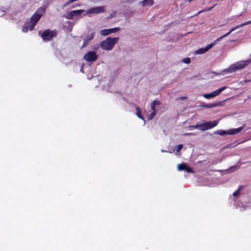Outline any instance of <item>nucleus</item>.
Returning a JSON list of instances; mask_svg holds the SVG:
<instances>
[{
    "mask_svg": "<svg viewBox=\"0 0 251 251\" xmlns=\"http://www.w3.org/2000/svg\"><path fill=\"white\" fill-rule=\"evenodd\" d=\"M221 105V102H218L215 103H209V104H204L202 105V106L206 107V108H213L217 106H219Z\"/></svg>",
    "mask_w": 251,
    "mask_h": 251,
    "instance_id": "obj_16",
    "label": "nucleus"
},
{
    "mask_svg": "<svg viewBox=\"0 0 251 251\" xmlns=\"http://www.w3.org/2000/svg\"><path fill=\"white\" fill-rule=\"evenodd\" d=\"M95 37V33L93 32L90 35H88L85 39L83 40V44L81 47V49H83L87 46L88 44Z\"/></svg>",
    "mask_w": 251,
    "mask_h": 251,
    "instance_id": "obj_13",
    "label": "nucleus"
},
{
    "mask_svg": "<svg viewBox=\"0 0 251 251\" xmlns=\"http://www.w3.org/2000/svg\"><path fill=\"white\" fill-rule=\"evenodd\" d=\"M100 34L103 36H106L110 34V29H103L100 31Z\"/></svg>",
    "mask_w": 251,
    "mask_h": 251,
    "instance_id": "obj_19",
    "label": "nucleus"
},
{
    "mask_svg": "<svg viewBox=\"0 0 251 251\" xmlns=\"http://www.w3.org/2000/svg\"><path fill=\"white\" fill-rule=\"evenodd\" d=\"M160 104V102L159 100H154L151 103V110L152 111H156L155 110V105H159Z\"/></svg>",
    "mask_w": 251,
    "mask_h": 251,
    "instance_id": "obj_17",
    "label": "nucleus"
},
{
    "mask_svg": "<svg viewBox=\"0 0 251 251\" xmlns=\"http://www.w3.org/2000/svg\"><path fill=\"white\" fill-rule=\"evenodd\" d=\"M182 99H185V97H183Z\"/></svg>",
    "mask_w": 251,
    "mask_h": 251,
    "instance_id": "obj_32",
    "label": "nucleus"
},
{
    "mask_svg": "<svg viewBox=\"0 0 251 251\" xmlns=\"http://www.w3.org/2000/svg\"><path fill=\"white\" fill-rule=\"evenodd\" d=\"M245 126V125H244L243 126L239 127L237 128H233L230 129L228 130V134L229 135H234L240 132L241 130H242Z\"/></svg>",
    "mask_w": 251,
    "mask_h": 251,
    "instance_id": "obj_14",
    "label": "nucleus"
},
{
    "mask_svg": "<svg viewBox=\"0 0 251 251\" xmlns=\"http://www.w3.org/2000/svg\"><path fill=\"white\" fill-rule=\"evenodd\" d=\"M219 123V121L204 122L201 124H197L195 126H192L190 127L198 128L201 131H205L216 126Z\"/></svg>",
    "mask_w": 251,
    "mask_h": 251,
    "instance_id": "obj_1",
    "label": "nucleus"
},
{
    "mask_svg": "<svg viewBox=\"0 0 251 251\" xmlns=\"http://www.w3.org/2000/svg\"><path fill=\"white\" fill-rule=\"evenodd\" d=\"M100 47L104 50H110V37H107L105 40L102 41Z\"/></svg>",
    "mask_w": 251,
    "mask_h": 251,
    "instance_id": "obj_11",
    "label": "nucleus"
},
{
    "mask_svg": "<svg viewBox=\"0 0 251 251\" xmlns=\"http://www.w3.org/2000/svg\"><path fill=\"white\" fill-rule=\"evenodd\" d=\"M243 188V186H240L239 188L236 191H235L233 193V197H238V196L239 195V193H240V191H241V190L242 189V188Z\"/></svg>",
    "mask_w": 251,
    "mask_h": 251,
    "instance_id": "obj_24",
    "label": "nucleus"
},
{
    "mask_svg": "<svg viewBox=\"0 0 251 251\" xmlns=\"http://www.w3.org/2000/svg\"><path fill=\"white\" fill-rule=\"evenodd\" d=\"M228 130L226 131L224 130H218L215 132V133L223 136V135H225L226 134H228Z\"/></svg>",
    "mask_w": 251,
    "mask_h": 251,
    "instance_id": "obj_21",
    "label": "nucleus"
},
{
    "mask_svg": "<svg viewBox=\"0 0 251 251\" xmlns=\"http://www.w3.org/2000/svg\"><path fill=\"white\" fill-rule=\"evenodd\" d=\"M35 26V25L30 21L29 22L25 24L24 26L23 27L22 31L23 32H27L28 30H33Z\"/></svg>",
    "mask_w": 251,
    "mask_h": 251,
    "instance_id": "obj_12",
    "label": "nucleus"
},
{
    "mask_svg": "<svg viewBox=\"0 0 251 251\" xmlns=\"http://www.w3.org/2000/svg\"><path fill=\"white\" fill-rule=\"evenodd\" d=\"M119 30H120V27H119L111 28V33H115Z\"/></svg>",
    "mask_w": 251,
    "mask_h": 251,
    "instance_id": "obj_29",
    "label": "nucleus"
},
{
    "mask_svg": "<svg viewBox=\"0 0 251 251\" xmlns=\"http://www.w3.org/2000/svg\"><path fill=\"white\" fill-rule=\"evenodd\" d=\"M156 115V111H152L151 114L148 115L147 119L148 120H152Z\"/></svg>",
    "mask_w": 251,
    "mask_h": 251,
    "instance_id": "obj_25",
    "label": "nucleus"
},
{
    "mask_svg": "<svg viewBox=\"0 0 251 251\" xmlns=\"http://www.w3.org/2000/svg\"><path fill=\"white\" fill-rule=\"evenodd\" d=\"M226 88H227V86H223V87L212 92V93L213 97H215L220 95V93L224 90H226Z\"/></svg>",
    "mask_w": 251,
    "mask_h": 251,
    "instance_id": "obj_15",
    "label": "nucleus"
},
{
    "mask_svg": "<svg viewBox=\"0 0 251 251\" xmlns=\"http://www.w3.org/2000/svg\"><path fill=\"white\" fill-rule=\"evenodd\" d=\"M39 34L41 36L44 41H49L51 40L53 37H56L57 33L55 29L50 30L47 29L41 34L40 32H39Z\"/></svg>",
    "mask_w": 251,
    "mask_h": 251,
    "instance_id": "obj_2",
    "label": "nucleus"
},
{
    "mask_svg": "<svg viewBox=\"0 0 251 251\" xmlns=\"http://www.w3.org/2000/svg\"><path fill=\"white\" fill-rule=\"evenodd\" d=\"M250 22H251V20L249 21Z\"/></svg>",
    "mask_w": 251,
    "mask_h": 251,
    "instance_id": "obj_33",
    "label": "nucleus"
},
{
    "mask_svg": "<svg viewBox=\"0 0 251 251\" xmlns=\"http://www.w3.org/2000/svg\"><path fill=\"white\" fill-rule=\"evenodd\" d=\"M182 148H183V145H182V144L178 145L176 147V152H179L182 150Z\"/></svg>",
    "mask_w": 251,
    "mask_h": 251,
    "instance_id": "obj_27",
    "label": "nucleus"
},
{
    "mask_svg": "<svg viewBox=\"0 0 251 251\" xmlns=\"http://www.w3.org/2000/svg\"><path fill=\"white\" fill-rule=\"evenodd\" d=\"M186 134L187 135H190L191 134L190 133H187Z\"/></svg>",
    "mask_w": 251,
    "mask_h": 251,
    "instance_id": "obj_31",
    "label": "nucleus"
},
{
    "mask_svg": "<svg viewBox=\"0 0 251 251\" xmlns=\"http://www.w3.org/2000/svg\"><path fill=\"white\" fill-rule=\"evenodd\" d=\"M83 59L89 62H93L98 59V55L95 51H89L84 56Z\"/></svg>",
    "mask_w": 251,
    "mask_h": 251,
    "instance_id": "obj_5",
    "label": "nucleus"
},
{
    "mask_svg": "<svg viewBox=\"0 0 251 251\" xmlns=\"http://www.w3.org/2000/svg\"><path fill=\"white\" fill-rule=\"evenodd\" d=\"M85 13V10L83 9L80 10H75L71 11L69 13V15L66 17L68 19H73L75 16L78 17L80 16L82 13Z\"/></svg>",
    "mask_w": 251,
    "mask_h": 251,
    "instance_id": "obj_8",
    "label": "nucleus"
},
{
    "mask_svg": "<svg viewBox=\"0 0 251 251\" xmlns=\"http://www.w3.org/2000/svg\"><path fill=\"white\" fill-rule=\"evenodd\" d=\"M203 97L207 99H210L211 98H214L212 93L210 94H205L203 95Z\"/></svg>",
    "mask_w": 251,
    "mask_h": 251,
    "instance_id": "obj_26",
    "label": "nucleus"
},
{
    "mask_svg": "<svg viewBox=\"0 0 251 251\" xmlns=\"http://www.w3.org/2000/svg\"><path fill=\"white\" fill-rule=\"evenodd\" d=\"M118 40V37L111 38V50L113 47V46L117 43Z\"/></svg>",
    "mask_w": 251,
    "mask_h": 251,
    "instance_id": "obj_20",
    "label": "nucleus"
},
{
    "mask_svg": "<svg viewBox=\"0 0 251 251\" xmlns=\"http://www.w3.org/2000/svg\"><path fill=\"white\" fill-rule=\"evenodd\" d=\"M177 168L179 171H185L189 173H194V172L193 171V169L189 167L186 164L184 163L179 164L177 166Z\"/></svg>",
    "mask_w": 251,
    "mask_h": 251,
    "instance_id": "obj_10",
    "label": "nucleus"
},
{
    "mask_svg": "<svg viewBox=\"0 0 251 251\" xmlns=\"http://www.w3.org/2000/svg\"><path fill=\"white\" fill-rule=\"evenodd\" d=\"M182 62L186 64H189L191 62L190 58L189 57L185 58L183 59Z\"/></svg>",
    "mask_w": 251,
    "mask_h": 251,
    "instance_id": "obj_28",
    "label": "nucleus"
},
{
    "mask_svg": "<svg viewBox=\"0 0 251 251\" xmlns=\"http://www.w3.org/2000/svg\"><path fill=\"white\" fill-rule=\"evenodd\" d=\"M249 24H251V22L249 21L248 22H246L245 23H244L240 25H237L234 27H232L230 30H229V31H228V32H227L226 34L222 35V36L220 37L219 38H218L217 39V41H220L221 40H222V39H223L224 38L226 37L227 36L229 35L232 32L234 31V30L239 28L240 27H242V26H245V25H249Z\"/></svg>",
    "mask_w": 251,
    "mask_h": 251,
    "instance_id": "obj_6",
    "label": "nucleus"
},
{
    "mask_svg": "<svg viewBox=\"0 0 251 251\" xmlns=\"http://www.w3.org/2000/svg\"><path fill=\"white\" fill-rule=\"evenodd\" d=\"M249 62L250 61L238 62L236 64L230 66L228 69L226 70V71L227 73H232L237 70L243 69L248 65Z\"/></svg>",
    "mask_w": 251,
    "mask_h": 251,
    "instance_id": "obj_3",
    "label": "nucleus"
},
{
    "mask_svg": "<svg viewBox=\"0 0 251 251\" xmlns=\"http://www.w3.org/2000/svg\"><path fill=\"white\" fill-rule=\"evenodd\" d=\"M192 0H188V1L189 2H191V1H192Z\"/></svg>",
    "mask_w": 251,
    "mask_h": 251,
    "instance_id": "obj_30",
    "label": "nucleus"
},
{
    "mask_svg": "<svg viewBox=\"0 0 251 251\" xmlns=\"http://www.w3.org/2000/svg\"><path fill=\"white\" fill-rule=\"evenodd\" d=\"M103 12H104L103 7H96L92 8L87 11H85V13L84 14V15H86L87 14H99Z\"/></svg>",
    "mask_w": 251,
    "mask_h": 251,
    "instance_id": "obj_9",
    "label": "nucleus"
},
{
    "mask_svg": "<svg viewBox=\"0 0 251 251\" xmlns=\"http://www.w3.org/2000/svg\"><path fill=\"white\" fill-rule=\"evenodd\" d=\"M219 41H217V39L212 43L207 45L205 48L199 49L196 51L197 54H203L208 51L214 46H215Z\"/></svg>",
    "mask_w": 251,
    "mask_h": 251,
    "instance_id": "obj_7",
    "label": "nucleus"
},
{
    "mask_svg": "<svg viewBox=\"0 0 251 251\" xmlns=\"http://www.w3.org/2000/svg\"><path fill=\"white\" fill-rule=\"evenodd\" d=\"M143 6H151L154 3L153 0H144L141 2Z\"/></svg>",
    "mask_w": 251,
    "mask_h": 251,
    "instance_id": "obj_18",
    "label": "nucleus"
},
{
    "mask_svg": "<svg viewBox=\"0 0 251 251\" xmlns=\"http://www.w3.org/2000/svg\"><path fill=\"white\" fill-rule=\"evenodd\" d=\"M215 6V5H214L210 7L205 8L204 9L201 10L199 12H198L195 15H198L202 12H203L209 11L211 10H212Z\"/></svg>",
    "mask_w": 251,
    "mask_h": 251,
    "instance_id": "obj_23",
    "label": "nucleus"
},
{
    "mask_svg": "<svg viewBox=\"0 0 251 251\" xmlns=\"http://www.w3.org/2000/svg\"><path fill=\"white\" fill-rule=\"evenodd\" d=\"M45 11V9L44 8H40L37 12L31 16L30 21L36 25L41 18L42 13H44Z\"/></svg>",
    "mask_w": 251,
    "mask_h": 251,
    "instance_id": "obj_4",
    "label": "nucleus"
},
{
    "mask_svg": "<svg viewBox=\"0 0 251 251\" xmlns=\"http://www.w3.org/2000/svg\"><path fill=\"white\" fill-rule=\"evenodd\" d=\"M136 110L137 111H136V115L137 116V117L142 120H144V118L141 114V111H140V108L139 107L137 106L136 107Z\"/></svg>",
    "mask_w": 251,
    "mask_h": 251,
    "instance_id": "obj_22",
    "label": "nucleus"
}]
</instances>
